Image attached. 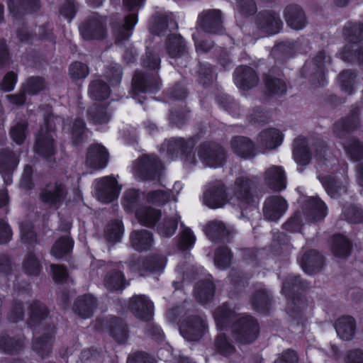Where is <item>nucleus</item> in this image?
I'll use <instances>...</instances> for the list:
<instances>
[{
  "instance_id": "20e7f679",
  "label": "nucleus",
  "mask_w": 363,
  "mask_h": 363,
  "mask_svg": "<svg viewBox=\"0 0 363 363\" xmlns=\"http://www.w3.org/2000/svg\"><path fill=\"white\" fill-rule=\"evenodd\" d=\"M259 325L250 315H243L236 320L232 327L234 339L240 344H250L257 337Z\"/></svg>"
},
{
  "instance_id": "c03bdc74",
  "label": "nucleus",
  "mask_w": 363,
  "mask_h": 363,
  "mask_svg": "<svg viewBox=\"0 0 363 363\" xmlns=\"http://www.w3.org/2000/svg\"><path fill=\"white\" fill-rule=\"evenodd\" d=\"M214 293L215 286L209 279L200 281L195 286V298L198 301L202 303L210 301L213 298Z\"/></svg>"
},
{
  "instance_id": "79ce46f5",
  "label": "nucleus",
  "mask_w": 363,
  "mask_h": 363,
  "mask_svg": "<svg viewBox=\"0 0 363 363\" xmlns=\"http://www.w3.org/2000/svg\"><path fill=\"white\" fill-rule=\"evenodd\" d=\"M8 7L14 16H18L24 11L28 12L37 11L40 5L38 0H9Z\"/></svg>"
},
{
  "instance_id": "338daca9",
  "label": "nucleus",
  "mask_w": 363,
  "mask_h": 363,
  "mask_svg": "<svg viewBox=\"0 0 363 363\" xmlns=\"http://www.w3.org/2000/svg\"><path fill=\"white\" fill-rule=\"evenodd\" d=\"M140 202L139 193L135 189H129L124 194L123 206L128 211H133L138 208Z\"/></svg>"
},
{
  "instance_id": "ea45409f",
  "label": "nucleus",
  "mask_w": 363,
  "mask_h": 363,
  "mask_svg": "<svg viewBox=\"0 0 363 363\" xmlns=\"http://www.w3.org/2000/svg\"><path fill=\"white\" fill-rule=\"evenodd\" d=\"M95 307V298L91 295H84L76 300L73 310L82 318H88L92 315Z\"/></svg>"
},
{
  "instance_id": "6e6d98bb",
  "label": "nucleus",
  "mask_w": 363,
  "mask_h": 363,
  "mask_svg": "<svg viewBox=\"0 0 363 363\" xmlns=\"http://www.w3.org/2000/svg\"><path fill=\"white\" fill-rule=\"evenodd\" d=\"M89 118L95 124H104L109 121L111 114L106 108L98 105H93L88 110Z\"/></svg>"
},
{
  "instance_id": "bb28decb",
  "label": "nucleus",
  "mask_w": 363,
  "mask_h": 363,
  "mask_svg": "<svg viewBox=\"0 0 363 363\" xmlns=\"http://www.w3.org/2000/svg\"><path fill=\"white\" fill-rule=\"evenodd\" d=\"M178 28L177 23L174 15L156 13L152 18L150 25V30L156 35L164 34L167 30H174Z\"/></svg>"
},
{
  "instance_id": "cd10ccee",
  "label": "nucleus",
  "mask_w": 363,
  "mask_h": 363,
  "mask_svg": "<svg viewBox=\"0 0 363 363\" xmlns=\"http://www.w3.org/2000/svg\"><path fill=\"white\" fill-rule=\"evenodd\" d=\"M283 140L281 131L276 128H268L262 130L258 135L257 143L258 147L264 150H272L279 146Z\"/></svg>"
},
{
  "instance_id": "6e6552de",
  "label": "nucleus",
  "mask_w": 363,
  "mask_h": 363,
  "mask_svg": "<svg viewBox=\"0 0 363 363\" xmlns=\"http://www.w3.org/2000/svg\"><path fill=\"white\" fill-rule=\"evenodd\" d=\"M67 195L66 186L61 183H50L41 189L39 198L50 208H58Z\"/></svg>"
},
{
  "instance_id": "864d4df0",
  "label": "nucleus",
  "mask_w": 363,
  "mask_h": 363,
  "mask_svg": "<svg viewBox=\"0 0 363 363\" xmlns=\"http://www.w3.org/2000/svg\"><path fill=\"white\" fill-rule=\"evenodd\" d=\"M48 316V310L45 306L39 302L34 301L30 306L29 324L35 326Z\"/></svg>"
},
{
  "instance_id": "bf43d9fd",
  "label": "nucleus",
  "mask_w": 363,
  "mask_h": 363,
  "mask_svg": "<svg viewBox=\"0 0 363 363\" xmlns=\"http://www.w3.org/2000/svg\"><path fill=\"white\" fill-rule=\"evenodd\" d=\"M216 351L223 356H229L235 352V347L229 337L223 334L218 335L215 340Z\"/></svg>"
},
{
  "instance_id": "c756f323",
  "label": "nucleus",
  "mask_w": 363,
  "mask_h": 363,
  "mask_svg": "<svg viewBox=\"0 0 363 363\" xmlns=\"http://www.w3.org/2000/svg\"><path fill=\"white\" fill-rule=\"evenodd\" d=\"M292 155L294 161L299 166H306L310 163L311 153L308 142L303 136H298L293 142Z\"/></svg>"
},
{
  "instance_id": "412c9836",
  "label": "nucleus",
  "mask_w": 363,
  "mask_h": 363,
  "mask_svg": "<svg viewBox=\"0 0 363 363\" xmlns=\"http://www.w3.org/2000/svg\"><path fill=\"white\" fill-rule=\"evenodd\" d=\"M35 150L38 155L45 158H50L54 155L55 152L54 132L47 127L42 128L36 137Z\"/></svg>"
},
{
  "instance_id": "69168bd1",
  "label": "nucleus",
  "mask_w": 363,
  "mask_h": 363,
  "mask_svg": "<svg viewBox=\"0 0 363 363\" xmlns=\"http://www.w3.org/2000/svg\"><path fill=\"white\" fill-rule=\"evenodd\" d=\"M298 43L281 42L272 48V54L274 57L280 55L289 57L295 54Z\"/></svg>"
},
{
  "instance_id": "49530a36",
  "label": "nucleus",
  "mask_w": 363,
  "mask_h": 363,
  "mask_svg": "<svg viewBox=\"0 0 363 363\" xmlns=\"http://www.w3.org/2000/svg\"><path fill=\"white\" fill-rule=\"evenodd\" d=\"M272 297L270 293L266 289L261 288L257 290L252 297L253 308L257 311L266 313L271 305Z\"/></svg>"
},
{
  "instance_id": "2f4dec72",
  "label": "nucleus",
  "mask_w": 363,
  "mask_h": 363,
  "mask_svg": "<svg viewBox=\"0 0 363 363\" xmlns=\"http://www.w3.org/2000/svg\"><path fill=\"white\" fill-rule=\"evenodd\" d=\"M284 17L286 23L291 28L301 30L306 25V17L302 8L294 4L286 7Z\"/></svg>"
},
{
  "instance_id": "f257e3e1",
  "label": "nucleus",
  "mask_w": 363,
  "mask_h": 363,
  "mask_svg": "<svg viewBox=\"0 0 363 363\" xmlns=\"http://www.w3.org/2000/svg\"><path fill=\"white\" fill-rule=\"evenodd\" d=\"M308 286L309 284L301 279L299 276L291 275L284 281L282 293L289 299L287 310L291 315L296 317L305 308L306 301L298 291Z\"/></svg>"
},
{
  "instance_id": "473e14b6",
  "label": "nucleus",
  "mask_w": 363,
  "mask_h": 363,
  "mask_svg": "<svg viewBox=\"0 0 363 363\" xmlns=\"http://www.w3.org/2000/svg\"><path fill=\"white\" fill-rule=\"evenodd\" d=\"M153 241V234L147 230H133L130 235V245L138 252L150 250Z\"/></svg>"
},
{
  "instance_id": "a18cd8bd",
  "label": "nucleus",
  "mask_w": 363,
  "mask_h": 363,
  "mask_svg": "<svg viewBox=\"0 0 363 363\" xmlns=\"http://www.w3.org/2000/svg\"><path fill=\"white\" fill-rule=\"evenodd\" d=\"M23 337H11L5 335L0 336V350L5 353L17 354L23 350Z\"/></svg>"
},
{
  "instance_id": "4d7b16f0",
  "label": "nucleus",
  "mask_w": 363,
  "mask_h": 363,
  "mask_svg": "<svg viewBox=\"0 0 363 363\" xmlns=\"http://www.w3.org/2000/svg\"><path fill=\"white\" fill-rule=\"evenodd\" d=\"M356 77L357 73L350 69L344 70L339 74V83L343 91L348 94H352Z\"/></svg>"
},
{
  "instance_id": "ddd939ff",
  "label": "nucleus",
  "mask_w": 363,
  "mask_h": 363,
  "mask_svg": "<svg viewBox=\"0 0 363 363\" xmlns=\"http://www.w3.org/2000/svg\"><path fill=\"white\" fill-rule=\"evenodd\" d=\"M207 329V324L203 317L189 316L180 325L181 335L189 341H196L201 338Z\"/></svg>"
},
{
  "instance_id": "4be33fe9",
  "label": "nucleus",
  "mask_w": 363,
  "mask_h": 363,
  "mask_svg": "<svg viewBox=\"0 0 363 363\" xmlns=\"http://www.w3.org/2000/svg\"><path fill=\"white\" fill-rule=\"evenodd\" d=\"M108 161V152L103 145L93 144L89 147L86 152L85 164L94 169L104 168Z\"/></svg>"
},
{
  "instance_id": "c9c22d12",
  "label": "nucleus",
  "mask_w": 363,
  "mask_h": 363,
  "mask_svg": "<svg viewBox=\"0 0 363 363\" xmlns=\"http://www.w3.org/2000/svg\"><path fill=\"white\" fill-rule=\"evenodd\" d=\"M55 327L33 340V350L40 357L48 356L52 351Z\"/></svg>"
},
{
  "instance_id": "5701e85b",
  "label": "nucleus",
  "mask_w": 363,
  "mask_h": 363,
  "mask_svg": "<svg viewBox=\"0 0 363 363\" xmlns=\"http://www.w3.org/2000/svg\"><path fill=\"white\" fill-rule=\"evenodd\" d=\"M161 82L157 74L136 72L133 78L134 91L155 92L160 89Z\"/></svg>"
},
{
  "instance_id": "e433bc0d",
  "label": "nucleus",
  "mask_w": 363,
  "mask_h": 363,
  "mask_svg": "<svg viewBox=\"0 0 363 363\" xmlns=\"http://www.w3.org/2000/svg\"><path fill=\"white\" fill-rule=\"evenodd\" d=\"M205 232L210 240L219 241L229 238L232 233V230L227 227L223 222L214 220L209 221L206 224Z\"/></svg>"
},
{
  "instance_id": "5fc2aeb1",
  "label": "nucleus",
  "mask_w": 363,
  "mask_h": 363,
  "mask_svg": "<svg viewBox=\"0 0 363 363\" xmlns=\"http://www.w3.org/2000/svg\"><path fill=\"white\" fill-rule=\"evenodd\" d=\"M342 145L351 160L357 161L363 159V145L358 140L350 138Z\"/></svg>"
},
{
  "instance_id": "37998d69",
  "label": "nucleus",
  "mask_w": 363,
  "mask_h": 363,
  "mask_svg": "<svg viewBox=\"0 0 363 363\" xmlns=\"http://www.w3.org/2000/svg\"><path fill=\"white\" fill-rule=\"evenodd\" d=\"M331 251L337 257L345 258L351 251V243L342 235H334L331 239Z\"/></svg>"
},
{
  "instance_id": "6ab92c4d",
  "label": "nucleus",
  "mask_w": 363,
  "mask_h": 363,
  "mask_svg": "<svg viewBox=\"0 0 363 363\" xmlns=\"http://www.w3.org/2000/svg\"><path fill=\"white\" fill-rule=\"evenodd\" d=\"M286 201L280 196H272L267 198L263 206L264 217L271 221H277L286 211Z\"/></svg>"
},
{
  "instance_id": "9d476101",
  "label": "nucleus",
  "mask_w": 363,
  "mask_h": 363,
  "mask_svg": "<svg viewBox=\"0 0 363 363\" xmlns=\"http://www.w3.org/2000/svg\"><path fill=\"white\" fill-rule=\"evenodd\" d=\"M223 23L222 12L218 9L204 10L198 18V23L201 28L211 34H223L225 31Z\"/></svg>"
},
{
  "instance_id": "f3484780",
  "label": "nucleus",
  "mask_w": 363,
  "mask_h": 363,
  "mask_svg": "<svg viewBox=\"0 0 363 363\" xmlns=\"http://www.w3.org/2000/svg\"><path fill=\"white\" fill-rule=\"evenodd\" d=\"M121 188L116 179L112 177H105L99 179L96 185V196L104 203H110L116 199Z\"/></svg>"
},
{
  "instance_id": "7c9ffc66",
  "label": "nucleus",
  "mask_w": 363,
  "mask_h": 363,
  "mask_svg": "<svg viewBox=\"0 0 363 363\" xmlns=\"http://www.w3.org/2000/svg\"><path fill=\"white\" fill-rule=\"evenodd\" d=\"M318 179L331 198H338L347 191V185L333 175L320 174Z\"/></svg>"
},
{
  "instance_id": "f704fd0d",
  "label": "nucleus",
  "mask_w": 363,
  "mask_h": 363,
  "mask_svg": "<svg viewBox=\"0 0 363 363\" xmlns=\"http://www.w3.org/2000/svg\"><path fill=\"white\" fill-rule=\"evenodd\" d=\"M167 54L172 58H189L186 43L182 35L173 34L168 37L166 42Z\"/></svg>"
},
{
  "instance_id": "9b49d317",
  "label": "nucleus",
  "mask_w": 363,
  "mask_h": 363,
  "mask_svg": "<svg viewBox=\"0 0 363 363\" xmlns=\"http://www.w3.org/2000/svg\"><path fill=\"white\" fill-rule=\"evenodd\" d=\"M199 156L206 165L218 167L223 164L226 152L218 144L206 143L200 145Z\"/></svg>"
},
{
  "instance_id": "aec40b11",
  "label": "nucleus",
  "mask_w": 363,
  "mask_h": 363,
  "mask_svg": "<svg viewBox=\"0 0 363 363\" xmlns=\"http://www.w3.org/2000/svg\"><path fill=\"white\" fill-rule=\"evenodd\" d=\"M203 201L211 208H221L228 202L224 185L220 182L211 184L203 194Z\"/></svg>"
},
{
  "instance_id": "39448f33",
  "label": "nucleus",
  "mask_w": 363,
  "mask_h": 363,
  "mask_svg": "<svg viewBox=\"0 0 363 363\" xmlns=\"http://www.w3.org/2000/svg\"><path fill=\"white\" fill-rule=\"evenodd\" d=\"M131 271L138 272L140 276L145 277L150 273H161L163 272L167 259L162 255H152L147 257L131 258L128 261Z\"/></svg>"
},
{
  "instance_id": "b1692460",
  "label": "nucleus",
  "mask_w": 363,
  "mask_h": 363,
  "mask_svg": "<svg viewBox=\"0 0 363 363\" xmlns=\"http://www.w3.org/2000/svg\"><path fill=\"white\" fill-rule=\"evenodd\" d=\"M263 179L265 184L274 191H280L286 187L285 171L281 166L273 165L267 168Z\"/></svg>"
},
{
  "instance_id": "a878e982",
  "label": "nucleus",
  "mask_w": 363,
  "mask_h": 363,
  "mask_svg": "<svg viewBox=\"0 0 363 363\" xmlns=\"http://www.w3.org/2000/svg\"><path fill=\"white\" fill-rule=\"evenodd\" d=\"M233 152L240 157L245 160L253 159L257 155L254 142L244 136H235L230 142Z\"/></svg>"
},
{
  "instance_id": "09e8293b",
  "label": "nucleus",
  "mask_w": 363,
  "mask_h": 363,
  "mask_svg": "<svg viewBox=\"0 0 363 363\" xmlns=\"http://www.w3.org/2000/svg\"><path fill=\"white\" fill-rule=\"evenodd\" d=\"M19 162L18 157L9 149L0 150V172L13 171Z\"/></svg>"
},
{
  "instance_id": "680f3d73",
  "label": "nucleus",
  "mask_w": 363,
  "mask_h": 363,
  "mask_svg": "<svg viewBox=\"0 0 363 363\" xmlns=\"http://www.w3.org/2000/svg\"><path fill=\"white\" fill-rule=\"evenodd\" d=\"M170 193L165 190L150 191L146 194V200L148 203L155 205L162 206L167 203L170 200Z\"/></svg>"
},
{
  "instance_id": "4c0bfd02",
  "label": "nucleus",
  "mask_w": 363,
  "mask_h": 363,
  "mask_svg": "<svg viewBox=\"0 0 363 363\" xmlns=\"http://www.w3.org/2000/svg\"><path fill=\"white\" fill-rule=\"evenodd\" d=\"M335 328L337 335L342 340L345 341L351 340L355 333V320L350 315L342 316L336 320Z\"/></svg>"
},
{
  "instance_id": "0eeeda50",
  "label": "nucleus",
  "mask_w": 363,
  "mask_h": 363,
  "mask_svg": "<svg viewBox=\"0 0 363 363\" xmlns=\"http://www.w3.org/2000/svg\"><path fill=\"white\" fill-rule=\"evenodd\" d=\"M79 31L85 40H102L106 35V18L94 13L79 27Z\"/></svg>"
},
{
  "instance_id": "052dcab7",
  "label": "nucleus",
  "mask_w": 363,
  "mask_h": 363,
  "mask_svg": "<svg viewBox=\"0 0 363 363\" xmlns=\"http://www.w3.org/2000/svg\"><path fill=\"white\" fill-rule=\"evenodd\" d=\"M178 219L177 217L164 218L157 227L158 233L164 238L173 235L177 228Z\"/></svg>"
},
{
  "instance_id": "a19ab883",
  "label": "nucleus",
  "mask_w": 363,
  "mask_h": 363,
  "mask_svg": "<svg viewBox=\"0 0 363 363\" xmlns=\"http://www.w3.org/2000/svg\"><path fill=\"white\" fill-rule=\"evenodd\" d=\"M110 335L119 343L125 342L129 336L126 323L120 318L112 317L108 321Z\"/></svg>"
},
{
  "instance_id": "393cba45",
  "label": "nucleus",
  "mask_w": 363,
  "mask_h": 363,
  "mask_svg": "<svg viewBox=\"0 0 363 363\" xmlns=\"http://www.w3.org/2000/svg\"><path fill=\"white\" fill-rule=\"evenodd\" d=\"M234 80L238 87L243 90H249L257 85L259 77L252 68L240 66L234 72Z\"/></svg>"
},
{
  "instance_id": "58836bf2",
  "label": "nucleus",
  "mask_w": 363,
  "mask_h": 363,
  "mask_svg": "<svg viewBox=\"0 0 363 363\" xmlns=\"http://www.w3.org/2000/svg\"><path fill=\"white\" fill-rule=\"evenodd\" d=\"M160 210L150 206H140L135 210V218L143 225L152 228L161 218Z\"/></svg>"
},
{
  "instance_id": "f8f14e48",
  "label": "nucleus",
  "mask_w": 363,
  "mask_h": 363,
  "mask_svg": "<svg viewBox=\"0 0 363 363\" xmlns=\"http://www.w3.org/2000/svg\"><path fill=\"white\" fill-rule=\"evenodd\" d=\"M194 143L192 140H184L182 138H174L167 141V154L172 159L184 155L185 161L191 164H196V158L192 154Z\"/></svg>"
},
{
  "instance_id": "4468645a",
  "label": "nucleus",
  "mask_w": 363,
  "mask_h": 363,
  "mask_svg": "<svg viewBox=\"0 0 363 363\" xmlns=\"http://www.w3.org/2000/svg\"><path fill=\"white\" fill-rule=\"evenodd\" d=\"M360 108L354 106L347 116L341 118L334 124L333 133L340 139H346L359 125Z\"/></svg>"
},
{
  "instance_id": "e2e57ef3",
  "label": "nucleus",
  "mask_w": 363,
  "mask_h": 363,
  "mask_svg": "<svg viewBox=\"0 0 363 363\" xmlns=\"http://www.w3.org/2000/svg\"><path fill=\"white\" fill-rule=\"evenodd\" d=\"M45 86V80L42 77H32L23 84V87L24 92L34 95L43 90Z\"/></svg>"
},
{
  "instance_id": "c85d7f7f",
  "label": "nucleus",
  "mask_w": 363,
  "mask_h": 363,
  "mask_svg": "<svg viewBox=\"0 0 363 363\" xmlns=\"http://www.w3.org/2000/svg\"><path fill=\"white\" fill-rule=\"evenodd\" d=\"M303 213L308 219L318 221L326 216L327 207L319 198L312 196L305 201Z\"/></svg>"
},
{
  "instance_id": "dca6fc26",
  "label": "nucleus",
  "mask_w": 363,
  "mask_h": 363,
  "mask_svg": "<svg viewBox=\"0 0 363 363\" xmlns=\"http://www.w3.org/2000/svg\"><path fill=\"white\" fill-rule=\"evenodd\" d=\"M255 24L258 30L267 35L278 33L282 26L279 15L269 11H260L256 16Z\"/></svg>"
},
{
  "instance_id": "13d9d810",
  "label": "nucleus",
  "mask_w": 363,
  "mask_h": 363,
  "mask_svg": "<svg viewBox=\"0 0 363 363\" xmlns=\"http://www.w3.org/2000/svg\"><path fill=\"white\" fill-rule=\"evenodd\" d=\"M264 83L268 91L272 94L282 95L286 91V84L280 79L266 75Z\"/></svg>"
},
{
  "instance_id": "603ef678",
  "label": "nucleus",
  "mask_w": 363,
  "mask_h": 363,
  "mask_svg": "<svg viewBox=\"0 0 363 363\" xmlns=\"http://www.w3.org/2000/svg\"><path fill=\"white\" fill-rule=\"evenodd\" d=\"M124 229L121 221L117 220L110 222L106 228L105 237L108 242L115 244L121 241Z\"/></svg>"
},
{
  "instance_id": "2eb2a0df",
  "label": "nucleus",
  "mask_w": 363,
  "mask_h": 363,
  "mask_svg": "<svg viewBox=\"0 0 363 363\" xmlns=\"http://www.w3.org/2000/svg\"><path fill=\"white\" fill-rule=\"evenodd\" d=\"M257 188V182L248 176L238 177L234 183L233 194L239 201L250 203L253 201L254 192Z\"/></svg>"
},
{
  "instance_id": "72a5a7b5",
  "label": "nucleus",
  "mask_w": 363,
  "mask_h": 363,
  "mask_svg": "<svg viewBox=\"0 0 363 363\" xmlns=\"http://www.w3.org/2000/svg\"><path fill=\"white\" fill-rule=\"evenodd\" d=\"M323 264L324 258L323 255L314 250L305 252L301 259V265L303 270L309 274H314L320 270Z\"/></svg>"
},
{
  "instance_id": "a211bd4d",
  "label": "nucleus",
  "mask_w": 363,
  "mask_h": 363,
  "mask_svg": "<svg viewBox=\"0 0 363 363\" xmlns=\"http://www.w3.org/2000/svg\"><path fill=\"white\" fill-rule=\"evenodd\" d=\"M128 308L138 318L149 321L153 315V303L145 295H135L130 298Z\"/></svg>"
},
{
  "instance_id": "1a4fd4ad",
  "label": "nucleus",
  "mask_w": 363,
  "mask_h": 363,
  "mask_svg": "<svg viewBox=\"0 0 363 363\" xmlns=\"http://www.w3.org/2000/svg\"><path fill=\"white\" fill-rule=\"evenodd\" d=\"M134 169L142 179L152 180L160 175L162 164L156 156L143 155L137 160Z\"/></svg>"
},
{
  "instance_id": "423d86ee",
  "label": "nucleus",
  "mask_w": 363,
  "mask_h": 363,
  "mask_svg": "<svg viewBox=\"0 0 363 363\" xmlns=\"http://www.w3.org/2000/svg\"><path fill=\"white\" fill-rule=\"evenodd\" d=\"M120 263L105 262L98 261L92 264L93 267H98L101 272L106 271L104 284L111 291L122 289L125 287V279L123 273L120 270Z\"/></svg>"
},
{
  "instance_id": "f03ea898",
  "label": "nucleus",
  "mask_w": 363,
  "mask_h": 363,
  "mask_svg": "<svg viewBox=\"0 0 363 363\" xmlns=\"http://www.w3.org/2000/svg\"><path fill=\"white\" fill-rule=\"evenodd\" d=\"M332 63V58L325 51L318 52L301 69L302 75L308 78L315 86H323L325 82V71Z\"/></svg>"
},
{
  "instance_id": "774afa93",
  "label": "nucleus",
  "mask_w": 363,
  "mask_h": 363,
  "mask_svg": "<svg viewBox=\"0 0 363 363\" xmlns=\"http://www.w3.org/2000/svg\"><path fill=\"white\" fill-rule=\"evenodd\" d=\"M343 216L350 223H363V211L355 205H350L349 206L344 208Z\"/></svg>"
},
{
  "instance_id": "0e129e2a",
  "label": "nucleus",
  "mask_w": 363,
  "mask_h": 363,
  "mask_svg": "<svg viewBox=\"0 0 363 363\" xmlns=\"http://www.w3.org/2000/svg\"><path fill=\"white\" fill-rule=\"evenodd\" d=\"M85 123L82 119H76L71 127L72 141L74 145L81 144L84 140Z\"/></svg>"
},
{
  "instance_id": "3c124183",
  "label": "nucleus",
  "mask_w": 363,
  "mask_h": 363,
  "mask_svg": "<svg viewBox=\"0 0 363 363\" xmlns=\"http://www.w3.org/2000/svg\"><path fill=\"white\" fill-rule=\"evenodd\" d=\"M89 94L94 100H104L109 96L110 89L104 82L94 80L89 84Z\"/></svg>"
},
{
  "instance_id": "de8ad7c7",
  "label": "nucleus",
  "mask_w": 363,
  "mask_h": 363,
  "mask_svg": "<svg viewBox=\"0 0 363 363\" xmlns=\"http://www.w3.org/2000/svg\"><path fill=\"white\" fill-rule=\"evenodd\" d=\"M345 39L352 43H357L363 40V23H347L342 30Z\"/></svg>"
},
{
  "instance_id": "7ed1b4c3",
  "label": "nucleus",
  "mask_w": 363,
  "mask_h": 363,
  "mask_svg": "<svg viewBox=\"0 0 363 363\" xmlns=\"http://www.w3.org/2000/svg\"><path fill=\"white\" fill-rule=\"evenodd\" d=\"M145 0H123V6L128 11V15L122 25L114 28L116 43L123 44L128 40L132 35V30L138 22V11L143 5Z\"/></svg>"
},
{
  "instance_id": "8fccbe9b",
  "label": "nucleus",
  "mask_w": 363,
  "mask_h": 363,
  "mask_svg": "<svg viewBox=\"0 0 363 363\" xmlns=\"http://www.w3.org/2000/svg\"><path fill=\"white\" fill-rule=\"evenodd\" d=\"M72 246V239L68 236H62L55 242L50 250V254L57 259H61L69 253Z\"/></svg>"
}]
</instances>
